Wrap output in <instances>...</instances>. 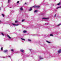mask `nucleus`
<instances>
[{"instance_id":"cd10ccee","label":"nucleus","mask_w":61,"mask_h":61,"mask_svg":"<svg viewBox=\"0 0 61 61\" xmlns=\"http://www.w3.org/2000/svg\"><path fill=\"white\" fill-rule=\"evenodd\" d=\"M25 5H26V3H25Z\"/></svg>"},{"instance_id":"7ed1b4c3","label":"nucleus","mask_w":61,"mask_h":61,"mask_svg":"<svg viewBox=\"0 0 61 61\" xmlns=\"http://www.w3.org/2000/svg\"><path fill=\"white\" fill-rule=\"evenodd\" d=\"M39 58L40 59H43V58H42V57H41V56H39Z\"/></svg>"},{"instance_id":"6ab92c4d","label":"nucleus","mask_w":61,"mask_h":61,"mask_svg":"<svg viewBox=\"0 0 61 61\" xmlns=\"http://www.w3.org/2000/svg\"><path fill=\"white\" fill-rule=\"evenodd\" d=\"M11 51L13 52H14V49H11Z\"/></svg>"},{"instance_id":"a211bd4d","label":"nucleus","mask_w":61,"mask_h":61,"mask_svg":"<svg viewBox=\"0 0 61 61\" xmlns=\"http://www.w3.org/2000/svg\"><path fill=\"white\" fill-rule=\"evenodd\" d=\"M32 10V8H30V10H29L30 11H31Z\"/></svg>"},{"instance_id":"473e14b6","label":"nucleus","mask_w":61,"mask_h":61,"mask_svg":"<svg viewBox=\"0 0 61 61\" xmlns=\"http://www.w3.org/2000/svg\"><path fill=\"white\" fill-rule=\"evenodd\" d=\"M0 22H1V20H0Z\"/></svg>"},{"instance_id":"4468645a","label":"nucleus","mask_w":61,"mask_h":61,"mask_svg":"<svg viewBox=\"0 0 61 61\" xmlns=\"http://www.w3.org/2000/svg\"><path fill=\"white\" fill-rule=\"evenodd\" d=\"M42 19H47V18H42Z\"/></svg>"},{"instance_id":"39448f33","label":"nucleus","mask_w":61,"mask_h":61,"mask_svg":"<svg viewBox=\"0 0 61 61\" xmlns=\"http://www.w3.org/2000/svg\"><path fill=\"white\" fill-rule=\"evenodd\" d=\"M8 51H7V50H6L5 51H4V53H6V52H7Z\"/></svg>"},{"instance_id":"bb28decb","label":"nucleus","mask_w":61,"mask_h":61,"mask_svg":"<svg viewBox=\"0 0 61 61\" xmlns=\"http://www.w3.org/2000/svg\"><path fill=\"white\" fill-rule=\"evenodd\" d=\"M9 1H10V0H8V3H9Z\"/></svg>"},{"instance_id":"5701e85b","label":"nucleus","mask_w":61,"mask_h":61,"mask_svg":"<svg viewBox=\"0 0 61 61\" xmlns=\"http://www.w3.org/2000/svg\"><path fill=\"white\" fill-rule=\"evenodd\" d=\"M1 49L2 51L3 50V47H1Z\"/></svg>"},{"instance_id":"393cba45","label":"nucleus","mask_w":61,"mask_h":61,"mask_svg":"<svg viewBox=\"0 0 61 61\" xmlns=\"http://www.w3.org/2000/svg\"><path fill=\"white\" fill-rule=\"evenodd\" d=\"M17 4H18L19 3V1H17Z\"/></svg>"},{"instance_id":"9b49d317","label":"nucleus","mask_w":61,"mask_h":61,"mask_svg":"<svg viewBox=\"0 0 61 61\" xmlns=\"http://www.w3.org/2000/svg\"><path fill=\"white\" fill-rule=\"evenodd\" d=\"M50 36H53V35L52 34H51L50 35Z\"/></svg>"},{"instance_id":"dca6fc26","label":"nucleus","mask_w":61,"mask_h":61,"mask_svg":"<svg viewBox=\"0 0 61 61\" xmlns=\"http://www.w3.org/2000/svg\"><path fill=\"white\" fill-rule=\"evenodd\" d=\"M28 41H29L30 42H31V40H29V39L28 40Z\"/></svg>"},{"instance_id":"9d476101","label":"nucleus","mask_w":61,"mask_h":61,"mask_svg":"<svg viewBox=\"0 0 61 61\" xmlns=\"http://www.w3.org/2000/svg\"><path fill=\"white\" fill-rule=\"evenodd\" d=\"M21 39L22 40H23L24 41H25V40L24 39H23L22 38H21Z\"/></svg>"},{"instance_id":"412c9836","label":"nucleus","mask_w":61,"mask_h":61,"mask_svg":"<svg viewBox=\"0 0 61 61\" xmlns=\"http://www.w3.org/2000/svg\"><path fill=\"white\" fill-rule=\"evenodd\" d=\"M2 15L3 16V17H4V16H5V15H4V14H2Z\"/></svg>"},{"instance_id":"f03ea898","label":"nucleus","mask_w":61,"mask_h":61,"mask_svg":"<svg viewBox=\"0 0 61 61\" xmlns=\"http://www.w3.org/2000/svg\"><path fill=\"white\" fill-rule=\"evenodd\" d=\"M61 49H60V50L58 51V53H61Z\"/></svg>"},{"instance_id":"f3484780","label":"nucleus","mask_w":61,"mask_h":61,"mask_svg":"<svg viewBox=\"0 0 61 61\" xmlns=\"http://www.w3.org/2000/svg\"><path fill=\"white\" fill-rule=\"evenodd\" d=\"M23 32L24 33H26V31L24 30L23 31Z\"/></svg>"},{"instance_id":"a878e982","label":"nucleus","mask_w":61,"mask_h":61,"mask_svg":"<svg viewBox=\"0 0 61 61\" xmlns=\"http://www.w3.org/2000/svg\"><path fill=\"white\" fill-rule=\"evenodd\" d=\"M17 21L16 20V21H15V23H17Z\"/></svg>"},{"instance_id":"4be33fe9","label":"nucleus","mask_w":61,"mask_h":61,"mask_svg":"<svg viewBox=\"0 0 61 61\" xmlns=\"http://www.w3.org/2000/svg\"><path fill=\"white\" fill-rule=\"evenodd\" d=\"M24 21H25V20H22V22H23Z\"/></svg>"},{"instance_id":"20e7f679","label":"nucleus","mask_w":61,"mask_h":61,"mask_svg":"<svg viewBox=\"0 0 61 61\" xmlns=\"http://www.w3.org/2000/svg\"><path fill=\"white\" fill-rule=\"evenodd\" d=\"M20 51L21 52H24V50L22 49H21L20 50Z\"/></svg>"},{"instance_id":"2eb2a0df","label":"nucleus","mask_w":61,"mask_h":61,"mask_svg":"<svg viewBox=\"0 0 61 61\" xmlns=\"http://www.w3.org/2000/svg\"><path fill=\"white\" fill-rule=\"evenodd\" d=\"M1 34H2V36H5V35H4V34L3 33H2Z\"/></svg>"},{"instance_id":"2f4dec72","label":"nucleus","mask_w":61,"mask_h":61,"mask_svg":"<svg viewBox=\"0 0 61 61\" xmlns=\"http://www.w3.org/2000/svg\"><path fill=\"white\" fill-rule=\"evenodd\" d=\"M1 10V8L0 7V10Z\"/></svg>"},{"instance_id":"c85d7f7f","label":"nucleus","mask_w":61,"mask_h":61,"mask_svg":"<svg viewBox=\"0 0 61 61\" xmlns=\"http://www.w3.org/2000/svg\"><path fill=\"white\" fill-rule=\"evenodd\" d=\"M56 14H55L54 16L55 17H56Z\"/></svg>"},{"instance_id":"6e6552de","label":"nucleus","mask_w":61,"mask_h":61,"mask_svg":"<svg viewBox=\"0 0 61 61\" xmlns=\"http://www.w3.org/2000/svg\"><path fill=\"white\" fill-rule=\"evenodd\" d=\"M61 8V7L60 6V7H57V8H56V9H58V8Z\"/></svg>"},{"instance_id":"ddd939ff","label":"nucleus","mask_w":61,"mask_h":61,"mask_svg":"<svg viewBox=\"0 0 61 61\" xmlns=\"http://www.w3.org/2000/svg\"><path fill=\"white\" fill-rule=\"evenodd\" d=\"M46 42L47 43H50V42L49 41H46Z\"/></svg>"},{"instance_id":"f257e3e1","label":"nucleus","mask_w":61,"mask_h":61,"mask_svg":"<svg viewBox=\"0 0 61 61\" xmlns=\"http://www.w3.org/2000/svg\"><path fill=\"white\" fill-rule=\"evenodd\" d=\"M34 8H39L40 7V6H33Z\"/></svg>"},{"instance_id":"1a4fd4ad","label":"nucleus","mask_w":61,"mask_h":61,"mask_svg":"<svg viewBox=\"0 0 61 61\" xmlns=\"http://www.w3.org/2000/svg\"><path fill=\"white\" fill-rule=\"evenodd\" d=\"M20 9L21 10V11H22V10H23V8H22V7H21L20 8Z\"/></svg>"},{"instance_id":"f8f14e48","label":"nucleus","mask_w":61,"mask_h":61,"mask_svg":"<svg viewBox=\"0 0 61 61\" xmlns=\"http://www.w3.org/2000/svg\"><path fill=\"white\" fill-rule=\"evenodd\" d=\"M37 10H35V11H34V13H36V12H37Z\"/></svg>"},{"instance_id":"7c9ffc66","label":"nucleus","mask_w":61,"mask_h":61,"mask_svg":"<svg viewBox=\"0 0 61 61\" xmlns=\"http://www.w3.org/2000/svg\"><path fill=\"white\" fill-rule=\"evenodd\" d=\"M8 57H10V56H9Z\"/></svg>"},{"instance_id":"423d86ee","label":"nucleus","mask_w":61,"mask_h":61,"mask_svg":"<svg viewBox=\"0 0 61 61\" xmlns=\"http://www.w3.org/2000/svg\"><path fill=\"white\" fill-rule=\"evenodd\" d=\"M7 36L9 38V39H11V38L10 37V36L9 35H7Z\"/></svg>"},{"instance_id":"b1692460","label":"nucleus","mask_w":61,"mask_h":61,"mask_svg":"<svg viewBox=\"0 0 61 61\" xmlns=\"http://www.w3.org/2000/svg\"><path fill=\"white\" fill-rule=\"evenodd\" d=\"M61 25V24H59L58 25V26H59V25Z\"/></svg>"},{"instance_id":"0eeeda50","label":"nucleus","mask_w":61,"mask_h":61,"mask_svg":"<svg viewBox=\"0 0 61 61\" xmlns=\"http://www.w3.org/2000/svg\"><path fill=\"white\" fill-rule=\"evenodd\" d=\"M12 24L13 25H14L16 26V25H18V24L15 25V24H14L13 23Z\"/></svg>"},{"instance_id":"c756f323","label":"nucleus","mask_w":61,"mask_h":61,"mask_svg":"<svg viewBox=\"0 0 61 61\" xmlns=\"http://www.w3.org/2000/svg\"><path fill=\"white\" fill-rule=\"evenodd\" d=\"M31 50H32V49H31L30 50V51H31Z\"/></svg>"},{"instance_id":"aec40b11","label":"nucleus","mask_w":61,"mask_h":61,"mask_svg":"<svg viewBox=\"0 0 61 61\" xmlns=\"http://www.w3.org/2000/svg\"><path fill=\"white\" fill-rule=\"evenodd\" d=\"M60 3H59L57 4V5H60Z\"/></svg>"}]
</instances>
